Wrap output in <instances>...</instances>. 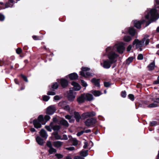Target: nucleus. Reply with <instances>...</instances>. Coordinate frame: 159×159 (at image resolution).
I'll use <instances>...</instances> for the list:
<instances>
[{
	"label": "nucleus",
	"mask_w": 159,
	"mask_h": 159,
	"mask_svg": "<svg viewBox=\"0 0 159 159\" xmlns=\"http://www.w3.org/2000/svg\"><path fill=\"white\" fill-rule=\"evenodd\" d=\"M62 97L60 95H56L54 97V99L56 101L59 100Z\"/></svg>",
	"instance_id": "nucleus-39"
},
{
	"label": "nucleus",
	"mask_w": 159,
	"mask_h": 159,
	"mask_svg": "<svg viewBox=\"0 0 159 159\" xmlns=\"http://www.w3.org/2000/svg\"><path fill=\"white\" fill-rule=\"evenodd\" d=\"M60 84L62 87L65 88L67 86L68 82L66 80L64 79H61L60 80Z\"/></svg>",
	"instance_id": "nucleus-18"
},
{
	"label": "nucleus",
	"mask_w": 159,
	"mask_h": 159,
	"mask_svg": "<svg viewBox=\"0 0 159 159\" xmlns=\"http://www.w3.org/2000/svg\"><path fill=\"white\" fill-rule=\"evenodd\" d=\"M55 94V93L53 91H48L47 93V94L48 95H54Z\"/></svg>",
	"instance_id": "nucleus-42"
},
{
	"label": "nucleus",
	"mask_w": 159,
	"mask_h": 159,
	"mask_svg": "<svg viewBox=\"0 0 159 159\" xmlns=\"http://www.w3.org/2000/svg\"><path fill=\"white\" fill-rule=\"evenodd\" d=\"M82 71L80 72V75L84 77H89L92 76L93 74L89 72L90 69L86 67H82L81 68Z\"/></svg>",
	"instance_id": "nucleus-6"
},
{
	"label": "nucleus",
	"mask_w": 159,
	"mask_h": 159,
	"mask_svg": "<svg viewBox=\"0 0 159 159\" xmlns=\"http://www.w3.org/2000/svg\"><path fill=\"white\" fill-rule=\"evenodd\" d=\"M91 82L93 83L96 86L98 87H99L100 84L98 79L93 78Z\"/></svg>",
	"instance_id": "nucleus-25"
},
{
	"label": "nucleus",
	"mask_w": 159,
	"mask_h": 159,
	"mask_svg": "<svg viewBox=\"0 0 159 159\" xmlns=\"http://www.w3.org/2000/svg\"><path fill=\"white\" fill-rule=\"evenodd\" d=\"M96 122V120L94 118H90L87 119L84 124L87 126H91L93 125Z\"/></svg>",
	"instance_id": "nucleus-8"
},
{
	"label": "nucleus",
	"mask_w": 159,
	"mask_h": 159,
	"mask_svg": "<svg viewBox=\"0 0 159 159\" xmlns=\"http://www.w3.org/2000/svg\"><path fill=\"white\" fill-rule=\"evenodd\" d=\"M21 75L23 79L24 80L25 82H28V79H27V77L26 76H25L23 75Z\"/></svg>",
	"instance_id": "nucleus-48"
},
{
	"label": "nucleus",
	"mask_w": 159,
	"mask_h": 159,
	"mask_svg": "<svg viewBox=\"0 0 159 159\" xmlns=\"http://www.w3.org/2000/svg\"><path fill=\"white\" fill-rule=\"evenodd\" d=\"M76 94V92L71 89H70L67 96L68 100L71 101H73L75 98Z\"/></svg>",
	"instance_id": "nucleus-9"
},
{
	"label": "nucleus",
	"mask_w": 159,
	"mask_h": 159,
	"mask_svg": "<svg viewBox=\"0 0 159 159\" xmlns=\"http://www.w3.org/2000/svg\"><path fill=\"white\" fill-rule=\"evenodd\" d=\"M71 84L73 86V87L70 89H71L74 91L79 90L81 88L80 85L76 82H73L71 83Z\"/></svg>",
	"instance_id": "nucleus-13"
},
{
	"label": "nucleus",
	"mask_w": 159,
	"mask_h": 159,
	"mask_svg": "<svg viewBox=\"0 0 159 159\" xmlns=\"http://www.w3.org/2000/svg\"><path fill=\"white\" fill-rule=\"evenodd\" d=\"M92 93L95 96H98L102 94L100 91L97 90L92 91Z\"/></svg>",
	"instance_id": "nucleus-27"
},
{
	"label": "nucleus",
	"mask_w": 159,
	"mask_h": 159,
	"mask_svg": "<svg viewBox=\"0 0 159 159\" xmlns=\"http://www.w3.org/2000/svg\"><path fill=\"white\" fill-rule=\"evenodd\" d=\"M104 84V86L106 87H108L110 85L109 83L107 82H105Z\"/></svg>",
	"instance_id": "nucleus-54"
},
{
	"label": "nucleus",
	"mask_w": 159,
	"mask_h": 159,
	"mask_svg": "<svg viewBox=\"0 0 159 159\" xmlns=\"http://www.w3.org/2000/svg\"><path fill=\"white\" fill-rule=\"evenodd\" d=\"M133 58L132 57H129L126 60V64L128 65L132 61Z\"/></svg>",
	"instance_id": "nucleus-35"
},
{
	"label": "nucleus",
	"mask_w": 159,
	"mask_h": 159,
	"mask_svg": "<svg viewBox=\"0 0 159 159\" xmlns=\"http://www.w3.org/2000/svg\"><path fill=\"white\" fill-rule=\"evenodd\" d=\"M66 150H70V151H72L75 149V148L73 147L66 148Z\"/></svg>",
	"instance_id": "nucleus-50"
},
{
	"label": "nucleus",
	"mask_w": 159,
	"mask_h": 159,
	"mask_svg": "<svg viewBox=\"0 0 159 159\" xmlns=\"http://www.w3.org/2000/svg\"><path fill=\"white\" fill-rule=\"evenodd\" d=\"M68 76L69 78L71 80H76L78 77V75L75 73L70 74L68 75Z\"/></svg>",
	"instance_id": "nucleus-19"
},
{
	"label": "nucleus",
	"mask_w": 159,
	"mask_h": 159,
	"mask_svg": "<svg viewBox=\"0 0 159 159\" xmlns=\"http://www.w3.org/2000/svg\"><path fill=\"white\" fill-rule=\"evenodd\" d=\"M50 119V117L48 115L45 116L44 119L43 116L40 115L39 116L37 119L33 120V124L35 128H40L42 125L45 124Z\"/></svg>",
	"instance_id": "nucleus-3"
},
{
	"label": "nucleus",
	"mask_w": 159,
	"mask_h": 159,
	"mask_svg": "<svg viewBox=\"0 0 159 159\" xmlns=\"http://www.w3.org/2000/svg\"><path fill=\"white\" fill-rule=\"evenodd\" d=\"M73 141V144L74 146H76L78 144V141L75 138H73L72 139Z\"/></svg>",
	"instance_id": "nucleus-38"
},
{
	"label": "nucleus",
	"mask_w": 159,
	"mask_h": 159,
	"mask_svg": "<svg viewBox=\"0 0 159 159\" xmlns=\"http://www.w3.org/2000/svg\"><path fill=\"white\" fill-rule=\"evenodd\" d=\"M53 135L56 139L57 140L61 139V136L58 134V133L57 132H55L53 133Z\"/></svg>",
	"instance_id": "nucleus-31"
},
{
	"label": "nucleus",
	"mask_w": 159,
	"mask_h": 159,
	"mask_svg": "<svg viewBox=\"0 0 159 159\" xmlns=\"http://www.w3.org/2000/svg\"><path fill=\"white\" fill-rule=\"evenodd\" d=\"M84 131V133H88L90 132L91 131V130L90 129H87Z\"/></svg>",
	"instance_id": "nucleus-62"
},
{
	"label": "nucleus",
	"mask_w": 159,
	"mask_h": 159,
	"mask_svg": "<svg viewBox=\"0 0 159 159\" xmlns=\"http://www.w3.org/2000/svg\"><path fill=\"white\" fill-rule=\"evenodd\" d=\"M66 119H67L68 120H69L70 118L71 117V116L69 115H67L65 116Z\"/></svg>",
	"instance_id": "nucleus-60"
},
{
	"label": "nucleus",
	"mask_w": 159,
	"mask_h": 159,
	"mask_svg": "<svg viewBox=\"0 0 159 159\" xmlns=\"http://www.w3.org/2000/svg\"><path fill=\"white\" fill-rule=\"evenodd\" d=\"M125 32H122L123 33L125 34L127 33L128 32L132 36H134L135 33H136V31L132 27L130 28L128 30L127 29H125Z\"/></svg>",
	"instance_id": "nucleus-15"
},
{
	"label": "nucleus",
	"mask_w": 159,
	"mask_h": 159,
	"mask_svg": "<svg viewBox=\"0 0 159 159\" xmlns=\"http://www.w3.org/2000/svg\"><path fill=\"white\" fill-rule=\"evenodd\" d=\"M157 124V123L156 121H154L150 122V125L151 126H154Z\"/></svg>",
	"instance_id": "nucleus-47"
},
{
	"label": "nucleus",
	"mask_w": 159,
	"mask_h": 159,
	"mask_svg": "<svg viewBox=\"0 0 159 159\" xmlns=\"http://www.w3.org/2000/svg\"><path fill=\"white\" fill-rule=\"evenodd\" d=\"M132 48V46L130 45H129L127 48V51L128 52H129L131 50Z\"/></svg>",
	"instance_id": "nucleus-58"
},
{
	"label": "nucleus",
	"mask_w": 159,
	"mask_h": 159,
	"mask_svg": "<svg viewBox=\"0 0 159 159\" xmlns=\"http://www.w3.org/2000/svg\"><path fill=\"white\" fill-rule=\"evenodd\" d=\"M129 98L132 101H133L134 99V95L132 94H129L128 95Z\"/></svg>",
	"instance_id": "nucleus-43"
},
{
	"label": "nucleus",
	"mask_w": 159,
	"mask_h": 159,
	"mask_svg": "<svg viewBox=\"0 0 159 159\" xmlns=\"http://www.w3.org/2000/svg\"><path fill=\"white\" fill-rule=\"evenodd\" d=\"M88 146V143L87 142L84 143V145L83 146V148H86Z\"/></svg>",
	"instance_id": "nucleus-59"
},
{
	"label": "nucleus",
	"mask_w": 159,
	"mask_h": 159,
	"mask_svg": "<svg viewBox=\"0 0 159 159\" xmlns=\"http://www.w3.org/2000/svg\"><path fill=\"white\" fill-rule=\"evenodd\" d=\"M132 40L131 37L129 36H125L123 38V40L126 42H129Z\"/></svg>",
	"instance_id": "nucleus-29"
},
{
	"label": "nucleus",
	"mask_w": 159,
	"mask_h": 159,
	"mask_svg": "<svg viewBox=\"0 0 159 159\" xmlns=\"http://www.w3.org/2000/svg\"><path fill=\"white\" fill-rule=\"evenodd\" d=\"M55 156L57 157V158L58 159L61 158L63 157V155L59 153L56 154Z\"/></svg>",
	"instance_id": "nucleus-40"
},
{
	"label": "nucleus",
	"mask_w": 159,
	"mask_h": 159,
	"mask_svg": "<svg viewBox=\"0 0 159 159\" xmlns=\"http://www.w3.org/2000/svg\"><path fill=\"white\" fill-rule=\"evenodd\" d=\"M74 121V120L73 119H71V117L69 120V122L70 123H73Z\"/></svg>",
	"instance_id": "nucleus-61"
},
{
	"label": "nucleus",
	"mask_w": 159,
	"mask_h": 159,
	"mask_svg": "<svg viewBox=\"0 0 159 159\" xmlns=\"http://www.w3.org/2000/svg\"><path fill=\"white\" fill-rule=\"evenodd\" d=\"M66 101H62L60 102L58 104V105L59 106L61 107L62 108H64V107H65V106L66 105Z\"/></svg>",
	"instance_id": "nucleus-32"
},
{
	"label": "nucleus",
	"mask_w": 159,
	"mask_h": 159,
	"mask_svg": "<svg viewBox=\"0 0 159 159\" xmlns=\"http://www.w3.org/2000/svg\"><path fill=\"white\" fill-rule=\"evenodd\" d=\"M63 109L65 110L69 111L70 110V107L68 105H66Z\"/></svg>",
	"instance_id": "nucleus-56"
},
{
	"label": "nucleus",
	"mask_w": 159,
	"mask_h": 159,
	"mask_svg": "<svg viewBox=\"0 0 159 159\" xmlns=\"http://www.w3.org/2000/svg\"><path fill=\"white\" fill-rule=\"evenodd\" d=\"M84 133V131H81L80 132H78L77 134V135L78 136H80L81 135H82Z\"/></svg>",
	"instance_id": "nucleus-51"
},
{
	"label": "nucleus",
	"mask_w": 159,
	"mask_h": 159,
	"mask_svg": "<svg viewBox=\"0 0 159 159\" xmlns=\"http://www.w3.org/2000/svg\"><path fill=\"white\" fill-rule=\"evenodd\" d=\"M146 20H143L142 21H139L137 20H135L133 21L134 26L138 29H139L141 27V25L142 23L145 22Z\"/></svg>",
	"instance_id": "nucleus-14"
},
{
	"label": "nucleus",
	"mask_w": 159,
	"mask_h": 159,
	"mask_svg": "<svg viewBox=\"0 0 159 159\" xmlns=\"http://www.w3.org/2000/svg\"><path fill=\"white\" fill-rule=\"evenodd\" d=\"M96 114V113L93 111L86 112L82 115L81 118L82 119H84L88 117L94 116Z\"/></svg>",
	"instance_id": "nucleus-7"
},
{
	"label": "nucleus",
	"mask_w": 159,
	"mask_h": 159,
	"mask_svg": "<svg viewBox=\"0 0 159 159\" xmlns=\"http://www.w3.org/2000/svg\"><path fill=\"white\" fill-rule=\"evenodd\" d=\"M153 84H159V76L158 77L157 80L154 81Z\"/></svg>",
	"instance_id": "nucleus-57"
},
{
	"label": "nucleus",
	"mask_w": 159,
	"mask_h": 159,
	"mask_svg": "<svg viewBox=\"0 0 159 159\" xmlns=\"http://www.w3.org/2000/svg\"><path fill=\"white\" fill-rule=\"evenodd\" d=\"M56 108L54 105H51L48 107L47 109V113L49 115H52L55 111Z\"/></svg>",
	"instance_id": "nucleus-12"
},
{
	"label": "nucleus",
	"mask_w": 159,
	"mask_h": 159,
	"mask_svg": "<svg viewBox=\"0 0 159 159\" xmlns=\"http://www.w3.org/2000/svg\"><path fill=\"white\" fill-rule=\"evenodd\" d=\"M20 0H9L8 2L6 3L5 5V7L3 6V7L1 8L2 9H5L6 8L12 7L13 4L17 2Z\"/></svg>",
	"instance_id": "nucleus-10"
},
{
	"label": "nucleus",
	"mask_w": 159,
	"mask_h": 159,
	"mask_svg": "<svg viewBox=\"0 0 159 159\" xmlns=\"http://www.w3.org/2000/svg\"><path fill=\"white\" fill-rule=\"evenodd\" d=\"M61 124L64 125V126L68 127L69 126V124L67 121L64 119H62L60 121Z\"/></svg>",
	"instance_id": "nucleus-26"
},
{
	"label": "nucleus",
	"mask_w": 159,
	"mask_h": 159,
	"mask_svg": "<svg viewBox=\"0 0 159 159\" xmlns=\"http://www.w3.org/2000/svg\"><path fill=\"white\" fill-rule=\"evenodd\" d=\"M5 19V16L4 15L0 14V20L3 21Z\"/></svg>",
	"instance_id": "nucleus-52"
},
{
	"label": "nucleus",
	"mask_w": 159,
	"mask_h": 159,
	"mask_svg": "<svg viewBox=\"0 0 159 159\" xmlns=\"http://www.w3.org/2000/svg\"><path fill=\"white\" fill-rule=\"evenodd\" d=\"M151 99L154 102L153 103L149 104L151 102L148 101H146L144 102L145 104L148 105V107L152 108L158 106V105L156 102L159 103V96L158 97H152L151 98Z\"/></svg>",
	"instance_id": "nucleus-5"
},
{
	"label": "nucleus",
	"mask_w": 159,
	"mask_h": 159,
	"mask_svg": "<svg viewBox=\"0 0 159 159\" xmlns=\"http://www.w3.org/2000/svg\"><path fill=\"white\" fill-rule=\"evenodd\" d=\"M40 136L43 138L47 139L48 137V135L46 131L44 129H42L40 132Z\"/></svg>",
	"instance_id": "nucleus-20"
},
{
	"label": "nucleus",
	"mask_w": 159,
	"mask_h": 159,
	"mask_svg": "<svg viewBox=\"0 0 159 159\" xmlns=\"http://www.w3.org/2000/svg\"><path fill=\"white\" fill-rule=\"evenodd\" d=\"M47 145L50 148L52 147V143L50 141H47Z\"/></svg>",
	"instance_id": "nucleus-45"
},
{
	"label": "nucleus",
	"mask_w": 159,
	"mask_h": 159,
	"mask_svg": "<svg viewBox=\"0 0 159 159\" xmlns=\"http://www.w3.org/2000/svg\"><path fill=\"white\" fill-rule=\"evenodd\" d=\"M154 67L155 63L154 62H152L148 66V69L149 70H152L154 69Z\"/></svg>",
	"instance_id": "nucleus-28"
},
{
	"label": "nucleus",
	"mask_w": 159,
	"mask_h": 159,
	"mask_svg": "<svg viewBox=\"0 0 159 159\" xmlns=\"http://www.w3.org/2000/svg\"><path fill=\"white\" fill-rule=\"evenodd\" d=\"M125 43L123 42H119L116 43L113 47H108L106 49V52L108 57L111 62L115 63L117 60L119 55L114 51L116 49L117 51L120 53H122L125 50Z\"/></svg>",
	"instance_id": "nucleus-1"
},
{
	"label": "nucleus",
	"mask_w": 159,
	"mask_h": 159,
	"mask_svg": "<svg viewBox=\"0 0 159 159\" xmlns=\"http://www.w3.org/2000/svg\"><path fill=\"white\" fill-rule=\"evenodd\" d=\"M58 87V84L57 83L55 82L52 84V88L54 89H57Z\"/></svg>",
	"instance_id": "nucleus-34"
},
{
	"label": "nucleus",
	"mask_w": 159,
	"mask_h": 159,
	"mask_svg": "<svg viewBox=\"0 0 159 159\" xmlns=\"http://www.w3.org/2000/svg\"><path fill=\"white\" fill-rule=\"evenodd\" d=\"M30 131L32 132H35L36 131L35 129L34 128H31L30 129Z\"/></svg>",
	"instance_id": "nucleus-64"
},
{
	"label": "nucleus",
	"mask_w": 159,
	"mask_h": 159,
	"mask_svg": "<svg viewBox=\"0 0 159 159\" xmlns=\"http://www.w3.org/2000/svg\"><path fill=\"white\" fill-rule=\"evenodd\" d=\"M88 150H83L80 152V155L82 157H85L87 156L88 155Z\"/></svg>",
	"instance_id": "nucleus-30"
},
{
	"label": "nucleus",
	"mask_w": 159,
	"mask_h": 159,
	"mask_svg": "<svg viewBox=\"0 0 159 159\" xmlns=\"http://www.w3.org/2000/svg\"><path fill=\"white\" fill-rule=\"evenodd\" d=\"M63 142L60 141H55L53 143L54 146L56 148H58L60 147L62 145Z\"/></svg>",
	"instance_id": "nucleus-21"
},
{
	"label": "nucleus",
	"mask_w": 159,
	"mask_h": 159,
	"mask_svg": "<svg viewBox=\"0 0 159 159\" xmlns=\"http://www.w3.org/2000/svg\"><path fill=\"white\" fill-rule=\"evenodd\" d=\"M21 49L20 48H18L16 50V52L18 54L20 53L21 52Z\"/></svg>",
	"instance_id": "nucleus-53"
},
{
	"label": "nucleus",
	"mask_w": 159,
	"mask_h": 159,
	"mask_svg": "<svg viewBox=\"0 0 159 159\" xmlns=\"http://www.w3.org/2000/svg\"><path fill=\"white\" fill-rule=\"evenodd\" d=\"M74 114L75 116V117L76 119L77 122H79L80 119L81 118V116H80L79 114V113L78 112L75 111L74 112Z\"/></svg>",
	"instance_id": "nucleus-24"
},
{
	"label": "nucleus",
	"mask_w": 159,
	"mask_h": 159,
	"mask_svg": "<svg viewBox=\"0 0 159 159\" xmlns=\"http://www.w3.org/2000/svg\"><path fill=\"white\" fill-rule=\"evenodd\" d=\"M81 82L82 83V86L84 87H86L87 86L88 84L87 83L84 81L83 80H81Z\"/></svg>",
	"instance_id": "nucleus-41"
},
{
	"label": "nucleus",
	"mask_w": 159,
	"mask_h": 159,
	"mask_svg": "<svg viewBox=\"0 0 159 159\" xmlns=\"http://www.w3.org/2000/svg\"><path fill=\"white\" fill-rule=\"evenodd\" d=\"M148 35H145L141 40H139L137 39H135L133 42V45H135L136 48H139V50L141 51L142 50L141 47L144 45V42L146 45H148L149 43V39L148 38Z\"/></svg>",
	"instance_id": "nucleus-4"
},
{
	"label": "nucleus",
	"mask_w": 159,
	"mask_h": 159,
	"mask_svg": "<svg viewBox=\"0 0 159 159\" xmlns=\"http://www.w3.org/2000/svg\"><path fill=\"white\" fill-rule=\"evenodd\" d=\"M57 152L56 150L52 148H50V149L48 150L49 153L50 154H52L53 153L56 152Z\"/></svg>",
	"instance_id": "nucleus-33"
},
{
	"label": "nucleus",
	"mask_w": 159,
	"mask_h": 159,
	"mask_svg": "<svg viewBox=\"0 0 159 159\" xmlns=\"http://www.w3.org/2000/svg\"><path fill=\"white\" fill-rule=\"evenodd\" d=\"M45 128L47 130L50 132H51L52 130V127L50 126V124L49 125L45 126Z\"/></svg>",
	"instance_id": "nucleus-37"
},
{
	"label": "nucleus",
	"mask_w": 159,
	"mask_h": 159,
	"mask_svg": "<svg viewBox=\"0 0 159 159\" xmlns=\"http://www.w3.org/2000/svg\"><path fill=\"white\" fill-rule=\"evenodd\" d=\"M50 126L52 127V129L55 131L58 130L60 128L59 125H55L53 122L51 123Z\"/></svg>",
	"instance_id": "nucleus-22"
},
{
	"label": "nucleus",
	"mask_w": 159,
	"mask_h": 159,
	"mask_svg": "<svg viewBox=\"0 0 159 159\" xmlns=\"http://www.w3.org/2000/svg\"><path fill=\"white\" fill-rule=\"evenodd\" d=\"M36 142L38 144L40 145H42L43 143V140L39 136H37L36 138Z\"/></svg>",
	"instance_id": "nucleus-23"
},
{
	"label": "nucleus",
	"mask_w": 159,
	"mask_h": 159,
	"mask_svg": "<svg viewBox=\"0 0 159 159\" xmlns=\"http://www.w3.org/2000/svg\"><path fill=\"white\" fill-rule=\"evenodd\" d=\"M85 98L84 93L81 94L80 96L78 97L77 99V102L79 104H81L85 102Z\"/></svg>",
	"instance_id": "nucleus-16"
},
{
	"label": "nucleus",
	"mask_w": 159,
	"mask_h": 159,
	"mask_svg": "<svg viewBox=\"0 0 159 159\" xmlns=\"http://www.w3.org/2000/svg\"><path fill=\"white\" fill-rule=\"evenodd\" d=\"M32 37H33V39L35 40H36L38 39L37 38V37L36 36L34 35V36H33Z\"/></svg>",
	"instance_id": "nucleus-63"
},
{
	"label": "nucleus",
	"mask_w": 159,
	"mask_h": 159,
	"mask_svg": "<svg viewBox=\"0 0 159 159\" xmlns=\"http://www.w3.org/2000/svg\"><path fill=\"white\" fill-rule=\"evenodd\" d=\"M103 63L102 65V63L101 64V65L105 69H108L110 68L111 66V64H113V63L111 62L110 60H104L103 61Z\"/></svg>",
	"instance_id": "nucleus-11"
},
{
	"label": "nucleus",
	"mask_w": 159,
	"mask_h": 159,
	"mask_svg": "<svg viewBox=\"0 0 159 159\" xmlns=\"http://www.w3.org/2000/svg\"><path fill=\"white\" fill-rule=\"evenodd\" d=\"M85 100L87 101H91L93 99V97L92 94L90 93H84Z\"/></svg>",
	"instance_id": "nucleus-17"
},
{
	"label": "nucleus",
	"mask_w": 159,
	"mask_h": 159,
	"mask_svg": "<svg viewBox=\"0 0 159 159\" xmlns=\"http://www.w3.org/2000/svg\"><path fill=\"white\" fill-rule=\"evenodd\" d=\"M156 4L155 5L156 8L148 9L145 12V18L149 21H154L159 18V14L156 8H159V0H155Z\"/></svg>",
	"instance_id": "nucleus-2"
},
{
	"label": "nucleus",
	"mask_w": 159,
	"mask_h": 159,
	"mask_svg": "<svg viewBox=\"0 0 159 159\" xmlns=\"http://www.w3.org/2000/svg\"><path fill=\"white\" fill-rule=\"evenodd\" d=\"M143 56L142 54H139L138 55L137 57V59L139 60H141L143 59Z\"/></svg>",
	"instance_id": "nucleus-46"
},
{
	"label": "nucleus",
	"mask_w": 159,
	"mask_h": 159,
	"mask_svg": "<svg viewBox=\"0 0 159 159\" xmlns=\"http://www.w3.org/2000/svg\"><path fill=\"white\" fill-rule=\"evenodd\" d=\"M68 139V138L66 135L64 134L62 138H61V140H67Z\"/></svg>",
	"instance_id": "nucleus-49"
},
{
	"label": "nucleus",
	"mask_w": 159,
	"mask_h": 159,
	"mask_svg": "<svg viewBox=\"0 0 159 159\" xmlns=\"http://www.w3.org/2000/svg\"><path fill=\"white\" fill-rule=\"evenodd\" d=\"M74 159H84L83 157H82L80 156H75L74 157Z\"/></svg>",
	"instance_id": "nucleus-55"
},
{
	"label": "nucleus",
	"mask_w": 159,
	"mask_h": 159,
	"mask_svg": "<svg viewBox=\"0 0 159 159\" xmlns=\"http://www.w3.org/2000/svg\"><path fill=\"white\" fill-rule=\"evenodd\" d=\"M126 96V93L125 91H124L121 92V96L123 98H125Z\"/></svg>",
	"instance_id": "nucleus-44"
},
{
	"label": "nucleus",
	"mask_w": 159,
	"mask_h": 159,
	"mask_svg": "<svg viewBox=\"0 0 159 159\" xmlns=\"http://www.w3.org/2000/svg\"><path fill=\"white\" fill-rule=\"evenodd\" d=\"M43 99L44 101H48L50 97L47 95H43Z\"/></svg>",
	"instance_id": "nucleus-36"
}]
</instances>
